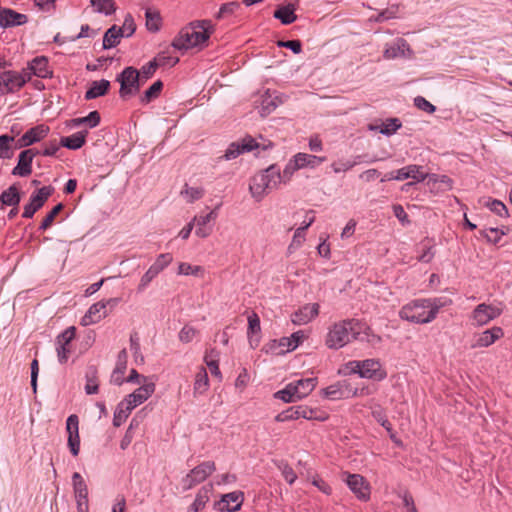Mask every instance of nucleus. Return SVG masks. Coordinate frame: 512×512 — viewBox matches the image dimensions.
Wrapping results in <instances>:
<instances>
[{"mask_svg":"<svg viewBox=\"0 0 512 512\" xmlns=\"http://www.w3.org/2000/svg\"><path fill=\"white\" fill-rule=\"evenodd\" d=\"M504 336V331L501 327H493L491 329H487L482 333H479L474 336L473 343L471 345L472 348H484L489 347L493 343H495L498 339Z\"/></svg>","mask_w":512,"mask_h":512,"instance_id":"nucleus-20","label":"nucleus"},{"mask_svg":"<svg viewBox=\"0 0 512 512\" xmlns=\"http://www.w3.org/2000/svg\"><path fill=\"white\" fill-rule=\"evenodd\" d=\"M294 11L295 9L292 5L282 6L274 12V17L279 19L282 24L289 25L297 19Z\"/></svg>","mask_w":512,"mask_h":512,"instance_id":"nucleus-38","label":"nucleus"},{"mask_svg":"<svg viewBox=\"0 0 512 512\" xmlns=\"http://www.w3.org/2000/svg\"><path fill=\"white\" fill-rule=\"evenodd\" d=\"M414 105L418 109L425 111L427 113H430V114L436 110V107L422 96H417L414 99Z\"/></svg>","mask_w":512,"mask_h":512,"instance_id":"nucleus-64","label":"nucleus"},{"mask_svg":"<svg viewBox=\"0 0 512 512\" xmlns=\"http://www.w3.org/2000/svg\"><path fill=\"white\" fill-rule=\"evenodd\" d=\"M505 234V231L492 227L481 231V235L493 244H497Z\"/></svg>","mask_w":512,"mask_h":512,"instance_id":"nucleus-53","label":"nucleus"},{"mask_svg":"<svg viewBox=\"0 0 512 512\" xmlns=\"http://www.w3.org/2000/svg\"><path fill=\"white\" fill-rule=\"evenodd\" d=\"M319 314V304H307L292 315V322L297 325L307 324Z\"/></svg>","mask_w":512,"mask_h":512,"instance_id":"nucleus-25","label":"nucleus"},{"mask_svg":"<svg viewBox=\"0 0 512 512\" xmlns=\"http://www.w3.org/2000/svg\"><path fill=\"white\" fill-rule=\"evenodd\" d=\"M261 327H260V319L256 313H252L248 316V337H249V343L252 348H255L259 344V337H254V335L260 333Z\"/></svg>","mask_w":512,"mask_h":512,"instance_id":"nucleus-32","label":"nucleus"},{"mask_svg":"<svg viewBox=\"0 0 512 512\" xmlns=\"http://www.w3.org/2000/svg\"><path fill=\"white\" fill-rule=\"evenodd\" d=\"M108 315L107 312V303H103V301H99L90 306L88 311L81 319L82 326H89L95 323L100 322L103 318Z\"/></svg>","mask_w":512,"mask_h":512,"instance_id":"nucleus-22","label":"nucleus"},{"mask_svg":"<svg viewBox=\"0 0 512 512\" xmlns=\"http://www.w3.org/2000/svg\"><path fill=\"white\" fill-rule=\"evenodd\" d=\"M90 3L96 12L104 13L105 15H110L116 10L114 0H90Z\"/></svg>","mask_w":512,"mask_h":512,"instance_id":"nucleus-44","label":"nucleus"},{"mask_svg":"<svg viewBox=\"0 0 512 512\" xmlns=\"http://www.w3.org/2000/svg\"><path fill=\"white\" fill-rule=\"evenodd\" d=\"M87 134L88 131L84 130L70 136L62 137L61 145L71 150L80 149L85 144Z\"/></svg>","mask_w":512,"mask_h":512,"instance_id":"nucleus-30","label":"nucleus"},{"mask_svg":"<svg viewBox=\"0 0 512 512\" xmlns=\"http://www.w3.org/2000/svg\"><path fill=\"white\" fill-rule=\"evenodd\" d=\"M208 388V375L204 368H201L200 371L195 376L194 382V392L203 394Z\"/></svg>","mask_w":512,"mask_h":512,"instance_id":"nucleus-49","label":"nucleus"},{"mask_svg":"<svg viewBox=\"0 0 512 512\" xmlns=\"http://www.w3.org/2000/svg\"><path fill=\"white\" fill-rule=\"evenodd\" d=\"M197 330L189 325H185L179 332V340L183 343H189L193 340Z\"/></svg>","mask_w":512,"mask_h":512,"instance_id":"nucleus-60","label":"nucleus"},{"mask_svg":"<svg viewBox=\"0 0 512 512\" xmlns=\"http://www.w3.org/2000/svg\"><path fill=\"white\" fill-rule=\"evenodd\" d=\"M53 192L54 188L52 186H44L33 192L30 201L24 206L22 216L24 218H32L33 215L43 207Z\"/></svg>","mask_w":512,"mask_h":512,"instance_id":"nucleus-9","label":"nucleus"},{"mask_svg":"<svg viewBox=\"0 0 512 512\" xmlns=\"http://www.w3.org/2000/svg\"><path fill=\"white\" fill-rule=\"evenodd\" d=\"M29 65L33 70L35 76L40 78H47L51 76V72L48 69V60L44 56L35 57Z\"/></svg>","mask_w":512,"mask_h":512,"instance_id":"nucleus-36","label":"nucleus"},{"mask_svg":"<svg viewBox=\"0 0 512 512\" xmlns=\"http://www.w3.org/2000/svg\"><path fill=\"white\" fill-rule=\"evenodd\" d=\"M131 411L132 410L129 406L123 405V402L121 401L114 411L113 425L115 427L121 426L126 421Z\"/></svg>","mask_w":512,"mask_h":512,"instance_id":"nucleus-43","label":"nucleus"},{"mask_svg":"<svg viewBox=\"0 0 512 512\" xmlns=\"http://www.w3.org/2000/svg\"><path fill=\"white\" fill-rule=\"evenodd\" d=\"M401 127V122L398 118H389L380 126L370 125L371 130H378L381 134L390 136L394 134Z\"/></svg>","mask_w":512,"mask_h":512,"instance_id":"nucleus-39","label":"nucleus"},{"mask_svg":"<svg viewBox=\"0 0 512 512\" xmlns=\"http://www.w3.org/2000/svg\"><path fill=\"white\" fill-rule=\"evenodd\" d=\"M299 168L296 165L295 159L292 157L288 163L285 165V168L282 172L279 171L278 184L284 183L287 184L292 179L293 174L298 171Z\"/></svg>","mask_w":512,"mask_h":512,"instance_id":"nucleus-42","label":"nucleus"},{"mask_svg":"<svg viewBox=\"0 0 512 512\" xmlns=\"http://www.w3.org/2000/svg\"><path fill=\"white\" fill-rule=\"evenodd\" d=\"M428 177L427 173L422 171V167L418 165H408L395 172V180L402 181L412 178L415 182H423Z\"/></svg>","mask_w":512,"mask_h":512,"instance_id":"nucleus-26","label":"nucleus"},{"mask_svg":"<svg viewBox=\"0 0 512 512\" xmlns=\"http://www.w3.org/2000/svg\"><path fill=\"white\" fill-rule=\"evenodd\" d=\"M343 481L346 482L349 489L361 501H367L370 498V486L365 478L360 474H343Z\"/></svg>","mask_w":512,"mask_h":512,"instance_id":"nucleus-11","label":"nucleus"},{"mask_svg":"<svg viewBox=\"0 0 512 512\" xmlns=\"http://www.w3.org/2000/svg\"><path fill=\"white\" fill-rule=\"evenodd\" d=\"M118 30L124 31V37H130L134 34V32L136 30V25H135L132 15H130V14L126 15L122 27L118 28Z\"/></svg>","mask_w":512,"mask_h":512,"instance_id":"nucleus-62","label":"nucleus"},{"mask_svg":"<svg viewBox=\"0 0 512 512\" xmlns=\"http://www.w3.org/2000/svg\"><path fill=\"white\" fill-rule=\"evenodd\" d=\"M275 397L286 403L295 402L299 400L298 397H296L295 387L292 384V382L287 384L284 389L276 392Z\"/></svg>","mask_w":512,"mask_h":512,"instance_id":"nucleus-48","label":"nucleus"},{"mask_svg":"<svg viewBox=\"0 0 512 512\" xmlns=\"http://www.w3.org/2000/svg\"><path fill=\"white\" fill-rule=\"evenodd\" d=\"M487 207L496 215L502 218L509 216L508 209L505 204L499 200H492L487 203Z\"/></svg>","mask_w":512,"mask_h":512,"instance_id":"nucleus-57","label":"nucleus"},{"mask_svg":"<svg viewBox=\"0 0 512 512\" xmlns=\"http://www.w3.org/2000/svg\"><path fill=\"white\" fill-rule=\"evenodd\" d=\"M72 484L78 509L83 511V508H87L88 506V488L86 482L80 473L75 472L72 475Z\"/></svg>","mask_w":512,"mask_h":512,"instance_id":"nucleus-21","label":"nucleus"},{"mask_svg":"<svg viewBox=\"0 0 512 512\" xmlns=\"http://www.w3.org/2000/svg\"><path fill=\"white\" fill-rule=\"evenodd\" d=\"M501 313L502 309L499 307L481 303L474 308L471 319L473 321V325L480 327L497 318Z\"/></svg>","mask_w":512,"mask_h":512,"instance_id":"nucleus-12","label":"nucleus"},{"mask_svg":"<svg viewBox=\"0 0 512 512\" xmlns=\"http://www.w3.org/2000/svg\"><path fill=\"white\" fill-rule=\"evenodd\" d=\"M412 54L413 52L407 41L403 38H397L393 44L386 45L383 57L386 60H392L396 58H411Z\"/></svg>","mask_w":512,"mask_h":512,"instance_id":"nucleus-16","label":"nucleus"},{"mask_svg":"<svg viewBox=\"0 0 512 512\" xmlns=\"http://www.w3.org/2000/svg\"><path fill=\"white\" fill-rule=\"evenodd\" d=\"M358 337H354V340H359L361 342H367L372 345H376L380 343V336L373 333L370 327L365 326L362 322L359 321V332L357 334Z\"/></svg>","mask_w":512,"mask_h":512,"instance_id":"nucleus-37","label":"nucleus"},{"mask_svg":"<svg viewBox=\"0 0 512 512\" xmlns=\"http://www.w3.org/2000/svg\"><path fill=\"white\" fill-rule=\"evenodd\" d=\"M361 162V156H357L353 161L339 160L337 162H333L331 164V168L334 173L346 172Z\"/></svg>","mask_w":512,"mask_h":512,"instance_id":"nucleus-50","label":"nucleus"},{"mask_svg":"<svg viewBox=\"0 0 512 512\" xmlns=\"http://www.w3.org/2000/svg\"><path fill=\"white\" fill-rule=\"evenodd\" d=\"M64 208V205L62 203L57 204L43 219L39 229L40 230H46L48 229L55 217L58 215V213Z\"/></svg>","mask_w":512,"mask_h":512,"instance_id":"nucleus-56","label":"nucleus"},{"mask_svg":"<svg viewBox=\"0 0 512 512\" xmlns=\"http://www.w3.org/2000/svg\"><path fill=\"white\" fill-rule=\"evenodd\" d=\"M145 18H146V28L150 32H157L160 30L161 27V16L158 11H153L151 9H146L145 12Z\"/></svg>","mask_w":512,"mask_h":512,"instance_id":"nucleus-41","label":"nucleus"},{"mask_svg":"<svg viewBox=\"0 0 512 512\" xmlns=\"http://www.w3.org/2000/svg\"><path fill=\"white\" fill-rule=\"evenodd\" d=\"M299 418L304 419H318V420H325V417H321L317 415V411L308 408L307 406H294L290 407L285 411H282L275 417V421L277 422H285L289 420H296Z\"/></svg>","mask_w":512,"mask_h":512,"instance_id":"nucleus-10","label":"nucleus"},{"mask_svg":"<svg viewBox=\"0 0 512 512\" xmlns=\"http://www.w3.org/2000/svg\"><path fill=\"white\" fill-rule=\"evenodd\" d=\"M203 272V267L201 266H193L186 262H181L178 265V274L179 275H199V273Z\"/></svg>","mask_w":512,"mask_h":512,"instance_id":"nucleus-58","label":"nucleus"},{"mask_svg":"<svg viewBox=\"0 0 512 512\" xmlns=\"http://www.w3.org/2000/svg\"><path fill=\"white\" fill-rule=\"evenodd\" d=\"M316 382V378H306L293 381L292 384L295 387L296 397L300 400L309 395L314 390Z\"/></svg>","mask_w":512,"mask_h":512,"instance_id":"nucleus-33","label":"nucleus"},{"mask_svg":"<svg viewBox=\"0 0 512 512\" xmlns=\"http://www.w3.org/2000/svg\"><path fill=\"white\" fill-rule=\"evenodd\" d=\"M14 137L7 134L0 136V158L9 159L12 157V144Z\"/></svg>","mask_w":512,"mask_h":512,"instance_id":"nucleus-45","label":"nucleus"},{"mask_svg":"<svg viewBox=\"0 0 512 512\" xmlns=\"http://www.w3.org/2000/svg\"><path fill=\"white\" fill-rule=\"evenodd\" d=\"M212 492H213V485L211 483L202 486L199 489L194 502L190 506V511L191 512H199L202 509H204V507L206 506V504L208 503V501L210 499V495Z\"/></svg>","mask_w":512,"mask_h":512,"instance_id":"nucleus-27","label":"nucleus"},{"mask_svg":"<svg viewBox=\"0 0 512 512\" xmlns=\"http://www.w3.org/2000/svg\"><path fill=\"white\" fill-rule=\"evenodd\" d=\"M173 260L172 254L162 253L158 255L155 262L150 266L157 274L163 271Z\"/></svg>","mask_w":512,"mask_h":512,"instance_id":"nucleus-51","label":"nucleus"},{"mask_svg":"<svg viewBox=\"0 0 512 512\" xmlns=\"http://www.w3.org/2000/svg\"><path fill=\"white\" fill-rule=\"evenodd\" d=\"M122 37H124V31L118 30V28L115 25L112 26L104 34L103 48L110 49L117 46Z\"/></svg>","mask_w":512,"mask_h":512,"instance_id":"nucleus-35","label":"nucleus"},{"mask_svg":"<svg viewBox=\"0 0 512 512\" xmlns=\"http://www.w3.org/2000/svg\"><path fill=\"white\" fill-rule=\"evenodd\" d=\"M243 501V492L234 491L223 495L221 500L215 503V506L219 511L236 512L241 509Z\"/></svg>","mask_w":512,"mask_h":512,"instance_id":"nucleus-19","label":"nucleus"},{"mask_svg":"<svg viewBox=\"0 0 512 512\" xmlns=\"http://www.w3.org/2000/svg\"><path fill=\"white\" fill-rule=\"evenodd\" d=\"M75 327H68L56 340V351L60 363L67 362L71 353V342L75 338Z\"/></svg>","mask_w":512,"mask_h":512,"instance_id":"nucleus-14","label":"nucleus"},{"mask_svg":"<svg viewBox=\"0 0 512 512\" xmlns=\"http://www.w3.org/2000/svg\"><path fill=\"white\" fill-rule=\"evenodd\" d=\"M110 88V82L105 79L93 81L90 88L85 93L86 100H92L100 96H104Z\"/></svg>","mask_w":512,"mask_h":512,"instance_id":"nucleus-31","label":"nucleus"},{"mask_svg":"<svg viewBox=\"0 0 512 512\" xmlns=\"http://www.w3.org/2000/svg\"><path fill=\"white\" fill-rule=\"evenodd\" d=\"M32 161L30 153L20 152L17 165L12 169L11 174L18 177H27L32 173Z\"/></svg>","mask_w":512,"mask_h":512,"instance_id":"nucleus-28","label":"nucleus"},{"mask_svg":"<svg viewBox=\"0 0 512 512\" xmlns=\"http://www.w3.org/2000/svg\"><path fill=\"white\" fill-rule=\"evenodd\" d=\"M21 200L19 189L16 184L11 185L0 195V201L3 205L16 207Z\"/></svg>","mask_w":512,"mask_h":512,"instance_id":"nucleus-34","label":"nucleus"},{"mask_svg":"<svg viewBox=\"0 0 512 512\" xmlns=\"http://www.w3.org/2000/svg\"><path fill=\"white\" fill-rule=\"evenodd\" d=\"M216 470L213 461H204L194 467L183 479L182 485L185 490L191 489L193 486L206 480Z\"/></svg>","mask_w":512,"mask_h":512,"instance_id":"nucleus-8","label":"nucleus"},{"mask_svg":"<svg viewBox=\"0 0 512 512\" xmlns=\"http://www.w3.org/2000/svg\"><path fill=\"white\" fill-rule=\"evenodd\" d=\"M66 430L69 449L73 456H77L80 451L79 419L77 415L72 414L67 418Z\"/></svg>","mask_w":512,"mask_h":512,"instance_id":"nucleus-17","label":"nucleus"},{"mask_svg":"<svg viewBox=\"0 0 512 512\" xmlns=\"http://www.w3.org/2000/svg\"><path fill=\"white\" fill-rule=\"evenodd\" d=\"M163 88V83L160 80L154 82L143 94L140 101L143 104H147L151 102L153 99L157 98Z\"/></svg>","mask_w":512,"mask_h":512,"instance_id":"nucleus-46","label":"nucleus"},{"mask_svg":"<svg viewBox=\"0 0 512 512\" xmlns=\"http://www.w3.org/2000/svg\"><path fill=\"white\" fill-rule=\"evenodd\" d=\"M259 139L260 141L251 136H245L239 141L232 142L221 158L225 160H232L245 152H251L259 149L267 150L273 146L271 141L265 140L262 136H260Z\"/></svg>","mask_w":512,"mask_h":512,"instance_id":"nucleus-6","label":"nucleus"},{"mask_svg":"<svg viewBox=\"0 0 512 512\" xmlns=\"http://www.w3.org/2000/svg\"><path fill=\"white\" fill-rule=\"evenodd\" d=\"M181 195L188 203H193L204 196V189L202 187H189L187 184L181 191Z\"/></svg>","mask_w":512,"mask_h":512,"instance_id":"nucleus-47","label":"nucleus"},{"mask_svg":"<svg viewBox=\"0 0 512 512\" xmlns=\"http://www.w3.org/2000/svg\"><path fill=\"white\" fill-rule=\"evenodd\" d=\"M359 320L346 319L333 324L326 336V346L330 349H340L358 337Z\"/></svg>","mask_w":512,"mask_h":512,"instance_id":"nucleus-3","label":"nucleus"},{"mask_svg":"<svg viewBox=\"0 0 512 512\" xmlns=\"http://www.w3.org/2000/svg\"><path fill=\"white\" fill-rule=\"evenodd\" d=\"M153 60L156 62L158 67H173L179 62L178 57L170 56L167 52L159 53Z\"/></svg>","mask_w":512,"mask_h":512,"instance_id":"nucleus-55","label":"nucleus"},{"mask_svg":"<svg viewBox=\"0 0 512 512\" xmlns=\"http://www.w3.org/2000/svg\"><path fill=\"white\" fill-rule=\"evenodd\" d=\"M116 80L120 83L119 94L123 99L136 95L142 83L140 73L134 67H126Z\"/></svg>","mask_w":512,"mask_h":512,"instance_id":"nucleus-7","label":"nucleus"},{"mask_svg":"<svg viewBox=\"0 0 512 512\" xmlns=\"http://www.w3.org/2000/svg\"><path fill=\"white\" fill-rule=\"evenodd\" d=\"M217 213L215 211H211L204 216H195L191 221H194V226H196L195 234L200 238L208 237L213 230V226L210 222L216 219Z\"/></svg>","mask_w":512,"mask_h":512,"instance_id":"nucleus-23","label":"nucleus"},{"mask_svg":"<svg viewBox=\"0 0 512 512\" xmlns=\"http://www.w3.org/2000/svg\"><path fill=\"white\" fill-rule=\"evenodd\" d=\"M372 416L387 431H391L392 430L391 423L388 421L385 413L383 412V410L381 408L374 409L372 411Z\"/></svg>","mask_w":512,"mask_h":512,"instance_id":"nucleus-61","label":"nucleus"},{"mask_svg":"<svg viewBox=\"0 0 512 512\" xmlns=\"http://www.w3.org/2000/svg\"><path fill=\"white\" fill-rule=\"evenodd\" d=\"M100 123V114L98 111H92L85 117L75 118L71 120V124L74 127L81 126L83 124L88 125L90 128L96 127Z\"/></svg>","mask_w":512,"mask_h":512,"instance_id":"nucleus-40","label":"nucleus"},{"mask_svg":"<svg viewBox=\"0 0 512 512\" xmlns=\"http://www.w3.org/2000/svg\"><path fill=\"white\" fill-rule=\"evenodd\" d=\"M305 334L303 331H297L290 337H283L280 339V345H284V342H288V350H294L303 341Z\"/></svg>","mask_w":512,"mask_h":512,"instance_id":"nucleus-54","label":"nucleus"},{"mask_svg":"<svg viewBox=\"0 0 512 512\" xmlns=\"http://www.w3.org/2000/svg\"><path fill=\"white\" fill-rule=\"evenodd\" d=\"M343 373L358 374L361 378L382 380L386 374L381 368V364L376 359H366L363 361H349L343 368Z\"/></svg>","mask_w":512,"mask_h":512,"instance_id":"nucleus-5","label":"nucleus"},{"mask_svg":"<svg viewBox=\"0 0 512 512\" xmlns=\"http://www.w3.org/2000/svg\"><path fill=\"white\" fill-rule=\"evenodd\" d=\"M23 87V79L16 76V71L0 72V96L19 91Z\"/></svg>","mask_w":512,"mask_h":512,"instance_id":"nucleus-15","label":"nucleus"},{"mask_svg":"<svg viewBox=\"0 0 512 512\" xmlns=\"http://www.w3.org/2000/svg\"><path fill=\"white\" fill-rule=\"evenodd\" d=\"M213 32V25L209 20L194 21L183 28L172 41L177 50H188L204 44Z\"/></svg>","mask_w":512,"mask_h":512,"instance_id":"nucleus-2","label":"nucleus"},{"mask_svg":"<svg viewBox=\"0 0 512 512\" xmlns=\"http://www.w3.org/2000/svg\"><path fill=\"white\" fill-rule=\"evenodd\" d=\"M50 129L44 124L37 125L26 131L20 139H18L16 146L18 148L28 147L44 139Z\"/></svg>","mask_w":512,"mask_h":512,"instance_id":"nucleus-18","label":"nucleus"},{"mask_svg":"<svg viewBox=\"0 0 512 512\" xmlns=\"http://www.w3.org/2000/svg\"><path fill=\"white\" fill-rule=\"evenodd\" d=\"M293 158L295 159L296 165L298 166L299 170L306 167L315 168L320 163L326 160V157L315 156L301 152L295 154Z\"/></svg>","mask_w":512,"mask_h":512,"instance_id":"nucleus-29","label":"nucleus"},{"mask_svg":"<svg viewBox=\"0 0 512 512\" xmlns=\"http://www.w3.org/2000/svg\"><path fill=\"white\" fill-rule=\"evenodd\" d=\"M157 68H158V66L154 60L149 61L139 71L141 80L142 81L148 80L155 73Z\"/></svg>","mask_w":512,"mask_h":512,"instance_id":"nucleus-63","label":"nucleus"},{"mask_svg":"<svg viewBox=\"0 0 512 512\" xmlns=\"http://www.w3.org/2000/svg\"><path fill=\"white\" fill-rule=\"evenodd\" d=\"M28 18L25 14L18 13L10 8L0 11V26L3 28L20 26L25 24Z\"/></svg>","mask_w":512,"mask_h":512,"instance_id":"nucleus-24","label":"nucleus"},{"mask_svg":"<svg viewBox=\"0 0 512 512\" xmlns=\"http://www.w3.org/2000/svg\"><path fill=\"white\" fill-rule=\"evenodd\" d=\"M451 302V299L441 297L413 300L400 309L399 316L401 319L412 323L427 324L437 317L441 308L451 304Z\"/></svg>","mask_w":512,"mask_h":512,"instance_id":"nucleus-1","label":"nucleus"},{"mask_svg":"<svg viewBox=\"0 0 512 512\" xmlns=\"http://www.w3.org/2000/svg\"><path fill=\"white\" fill-rule=\"evenodd\" d=\"M85 392L88 395L96 394L98 392V381L96 377V370L94 368H91L86 373Z\"/></svg>","mask_w":512,"mask_h":512,"instance_id":"nucleus-52","label":"nucleus"},{"mask_svg":"<svg viewBox=\"0 0 512 512\" xmlns=\"http://www.w3.org/2000/svg\"><path fill=\"white\" fill-rule=\"evenodd\" d=\"M239 8H240V3L236 2V1L225 3L220 7V9L216 15V18L222 19L227 15L233 14Z\"/></svg>","mask_w":512,"mask_h":512,"instance_id":"nucleus-59","label":"nucleus"},{"mask_svg":"<svg viewBox=\"0 0 512 512\" xmlns=\"http://www.w3.org/2000/svg\"><path fill=\"white\" fill-rule=\"evenodd\" d=\"M279 168L272 164L255 174L249 183V191L255 201L260 202L272 189L278 187Z\"/></svg>","mask_w":512,"mask_h":512,"instance_id":"nucleus-4","label":"nucleus"},{"mask_svg":"<svg viewBox=\"0 0 512 512\" xmlns=\"http://www.w3.org/2000/svg\"><path fill=\"white\" fill-rule=\"evenodd\" d=\"M143 378L145 382L122 400L123 405L129 406L131 410L146 401L155 391V383L146 382V378Z\"/></svg>","mask_w":512,"mask_h":512,"instance_id":"nucleus-13","label":"nucleus"}]
</instances>
